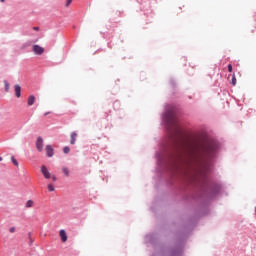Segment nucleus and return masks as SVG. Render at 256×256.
Returning <instances> with one entry per match:
<instances>
[{
	"label": "nucleus",
	"instance_id": "f257e3e1",
	"mask_svg": "<svg viewBox=\"0 0 256 256\" xmlns=\"http://www.w3.org/2000/svg\"><path fill=\"white\" fill-rule=\"evenodd\" d=\"M161 119L162 125L170 137L172 147V153L169 154L170 160L165 162L164 169L166 171L179 169V165L191 167L194 163L199 167L198 173H200L201 179L199 180L197 176H193V179L199 181L204 195H207L208 199H213L215 195H219L223 185L211 180L209 175L213 172V164L209 159L216 157L219 149H221V143L217 140H213L207 146L193 143L179 125L175 106L171 104L165 105Z\"/></svg>",
	"mask_w": 256,
	"mask_h": 256
},
{
	"label": "nucleus",
	"instance_id": "f03ea898",
	"mask_svg": "<svg viewBox=\"0 0 256 256\" xmlns=\"http://www.w3.org/2000/svg\"><path fill=\"white\" fill-rule=\"evenodd\" d=\"M185 247V238H178L176 242L167 250L160 247V250L152 254V256H183V249Z\"/></svg>",
	"mask_w": 256,
	"mask_h": 256
},
{
	"label": "nucleus",
	"instance_id": "7ed1b4c3",
	"mask_svg": "<svg viewBox=\"0 0 256 256\" xmlns=\"http://www.w3.org/2000/svg\"><path fill=\"white\" fill-rule=\"evenodd\" d=\"M144 243L149 247V245H153L155 251H157V237L155 234H148L144 238Z\"/></svg>",
	"mask_w": 256,
	"mask_h": 256
},
{
	"label": "nucleus",
	"instance_id": "20e7f679",
	"mask_svg": "<svg viewBox=\"0 0 256 256\" xmlns=\"http://www.w3.org/2000/svg\"><path fill=\"white\" fill-rule=\"evenodd\" d=\"M156 158V171L162 172L163 171V154L159 151H156L155 153Z\"/></svg>",
	"mask_w": 256,
	"mask_h": 256
},
{
	"label": "nucleus",
	"instance_id": "39448f33",
	"mask_svg": "<svg viewBox=\"0 0 256 256\" xmlns=\"http://www.w3.org/2000/svg\"><path fill=\"white\" fill-rule=\"evenodd\" d=\"M36 149L41 153L43 151V137L39 136L36 140Z\"/></svg>",
	"mask_w": 256,
	"mask_h": 256
},
{
	"label": "nucleus",
	"instance_id": "423d86ee",
	"mask_svg": "<svg viewBox=\"0 0 256 256\" xmlns=\"http://www.w3.org/2000/svg\"><path fill=\"white\" fill-rule=\"evenodd\" d=\"M33 52L35 55H43V53H45V49L39 45H34Z\"/></svg>",
	"mask_w": 256,
	"mask_h": 256
},
{
	"label": "nucleus",
	"instance_id": "0eeeda50",
	"mask_svg": "<svg viewBox=\"0 0 256 256\" xmlns=\"http://www.w3.org/2000/svg\"><path fill=\"white\" fill-rule=\"evenodd\" d=\"M46 155L47 157H53V155H55V152L53 150V146L51 145H46Z\"/></svg>",
	"mask_w": 256,
	"mask_h": 256
},
{
	"label": "nucleus",
	"instance_id": "6e6552de",
	"mask_svg": "<svg viewBox=\"0 0 256 256\" xmlns=\"http://www.w3.org/2000/svg\"><path fill=\"white\" fill-rule=\"evenodd\" d=\"M42 175H44L45 179H51V173H49V170L46 166L41 167Z\"/></svg>",
	"mask_w": 256,
	"mask_h": 256
},
{
	"label": "nucleus",
	"instance_id": "1a4fd4ad",
	"mask_svg": "<svg viewBox=\"0 0 256 256\" xmlns=\"http://www.w3.org/2000/svg\"><path fill=\"white\" fill-rule=\"evenodd\" d=\"M59 236H60L62 243L67 242V232H65V230H60Z\"/></svg>",
	"mask_w": 256,
	"mask_h": 256
},
{
	"label": "nucleus",
	"instance_id": "9d476101",
	"mask_svg": "<svg viewBox=\"0 0 256 256\" xmlns=\"http://www.w3.org/2000/svg\"><path fill=\"white\" fill-rule=\"evenodd\" d=\"M77 141V132H72L70 135V145H75Z\"/></svg>",
	"mask_w": 256,
	"mask_h": 256
},
{
	"label": "nucleus",
	"instance_id": "9b49d317",
	"mask_svg": "<svg viewBox=\"0 0 256 256\" xmlns=\"http://www.w3.org/2000/svg\"><path fill=\"white\" fill-rule=\"evenodd\" d=\"M14 90H15L16 97H21V86H19V84H16L14 86Z\"/></svg>",
	"mask_w": 256,
	"mask_h": 256
},
{
	"label": "nucleus",
	"instance_id": "f8f14e48",
	"mask_svg": "<svg viewBox=\"0 0 256 256\" xmlns=\"http://www.w3.org/2000/svg\"><path fill=\"white\" fill-rule=\"evenodd\" d=\"M27 103H28L29 107H31L32 105H34V104H35V96H33V95L29 96Z\"/></svg>",
	"mask_w": 256,
	"mask_h": 256
},
{
	"label": "nucleus",
	"instance_id": "ddd939ff",
	"mask_svg": "<svg viewBox=\"0 0 256 256\" xmlns=\"http://www.w3.org/2000/svg\"><path fill=\"white\" fill-rule=\"evenodd\" d=\"M4 87H5L6 93H9L10 85H9V82L7 80H4Z\"/></svg>",
	"mask_w": 256,
	"mask_h": 256
},
{
	"label": "nucleus",
	"instance_id": "4468645a",
	"mask_svg": "<svg viewBox=\"0 0 256 256\" xmlns=\"http://www.w3.org/2000/svg\"><path fill=\"white\" fill-rule=\"evenodd\" d=\"M11 161H12L13 165H15V167H19V162L17 161V159H15V156L11 157Z\"/></svg>",
	"mask_w": 256,
	"mask_h": 256
},
{
	"label": "nucleus",
	"instance_id": "2eb2a0df",
	"mask_svg": "<svg viewBox=\"0 0 256 256\" xmlns=\"http://www.w3.org/2000/svg\"><path fill=\"white\" fill-rule=\"evenodd\" d=\"M62 173H64V175H65L66 177H69V168L63 167V168H62Z\"/></svg>",
	"mask_w": 256,
	"mask_h": 256
},
{
	"label": "nucleus",
	"instance_id": "dca6fc26",
	"mask_svg": "<svg viewBox=\"0 0 256 256\" xmlns=\"http://www.w3.org/2000/svg\"><path fill=\"white\" fill-rule=\"evenodd\" d=\"M25 207H26L27 209H29L30 207H33V200H28V201L26 202Z\"/></svg>",
	"mask_w": 256,
	"mask_h": 256
},
{
	"label": "nucleus",
	"instance_id": "f3484780",
	"mask_svg": "<svg viewBox=\"0 0 256 256\" xmlns=\"http://www.w3.org/2000/svg\"><path fill=\"white\" fill-rule=\"evenodd\" d=\"M70 151H71V148H69V146H66V147L63 148V153H65L66 155L68 153H70Z\"/></svg>",
	"mask_w": 256,
	"mask_h": 256
},
{
	"label": "nucleus",
	"instance_id": "a211bd4d",
	"mask_svg": "<svg viewBox=\"0 0 256 256\" xmlns=\"http://www.w3.org/2000/svg\"><path fill=\"white\" fill-rule=\"evenodd\" d=\"M232 85H237V78H235V75L232 76Z\"/></svg>",
	"mask_w": 256,
	"mask_h": 256
},
{
	"label": "nucleus",
	"instance_id": "6ab92c4d",
	"mask_svg": "<svg viewBox=\"0 0 256 256\" xmlns=\"http://www.w3.org/2000/svg\"><path fill=\"white\" fill-rule=\"evenodd\" d=\"M48 191H55V186H53V184H49Z\"/></svg>",
	"mask_w": 256,
	"mask_h": 256
},
{
	"label": "nucleus",
	"instance_id": "aec40b11",
	"mask_svg": "<svg viewBox=\"0 0 256 256\" xmlns=\"http://www.w3.org/2000/svg\"><path fill=\"white\" fill-rule=\"evenodd\" d=\"M71 3H73V0H67L66 4H65V7H69V5H71Z\"/></svg>",
	"mask_w": 256,
	"mask_h": 256
},
{
	"label": "nucleus",
	"instance_id": "412c9836",
	"mask_svg": "<svg viewBox=\"0 0 256 256\" xmlns=\"http://www.w3.org/2000/svg\"><path fill=\"white\" fill-rule=\"evenodd\" d=\"M228 71H229V73L233 72V66L231 64L228 65Z\"/></svg>",
	"mask_w": 256,
	"mask_h": 256
},
{
	"label": "nucleus",
	"instance_id": "4be33fe9",
	"mask_svg": "<svg viewBox=\"0 0 256 256\" xmlns=\"http://www.w3.org/2000/svg\"><path fill=\"white\" fill-rule=\"evenodd\" d=\"M170 85H172V87H175V80L171 79L170 80Z\"/></svg>",
	"mask_w": 256,
	"mask_h": 256
},
{
	"label": "nucleus",
	"instance_id": "5701e85b",
	"mask_svg": "<svg viewBox=\"0 0 256 256\" xmlns=\"http://www.w3.org/2000/svg\"><path fill=\"white\" fill-rule=\"evenodd\" d=\"M9 231H10V233H15V227H11V228L9 229Z\"/></svg>",
	"mask_w": 256,
	"mask_h": 256
},
{
	"label": "nucleus",
	"instance_id": "b1692460",
	"mask_svg": "<svg viewBox=\"0 0 256 256\" xmlns=\"http://www.w3.org/2000/svg\"><path fill=\"white\" fill-rule=\"evenodd\" d=\"M33 30L34 31H39V27L35 26V27H33Z\"/></svg>",
	"mask_w": 256,
	"mask_h": 256
},
{
	"label": "nucleus",
	"instance_id": "393cba45",
	"mask_svg": "<svg viewBox=\"0 0 256 256\" xmlns=\"http://www.w3.org/2000/svg\"><path fill=\"white\" fill-rule=\"evenodd\" d=\"M52 181H57V176H52Z\"/></svg>",
	"mask_w": 256,
	"mask_h": 256
},
{
	"label": "nucleus",
	"instance_id": "a878e982",
	"mask_svg": "<svg viewBox=\"0 0 256 256\" xmlns=\"http://www.w3.org/2000/svg\"><path fill=\"white\" fill-rule=\"evenodd\" d=\"M163 149H164V151H167V146L163 145Z\"/></svg>",
	"mask_w": 256,
	"mask_h": 256
},
{
	"label": "nucleus",
	"instance_id": "bb28decb",
	"mask_svg": "<svg viewBox=\"0 0 256 256\" xmlns=\"http://www.w3.org/2000/svg\"><path fill=\"white\" fill-rule=\"evenodd\" d=\"M49 115V112L44 113V117H47Z\"/></svg>",
	"mask_w": 256,
	"mask_h": 256
},
{
	"label": "nucleus",
	"instance_id": "cd10ccee",
	"mask_svg": "<svg viewBox=\"0 0 256 256\" xmlns=\"http://www.w3.org/2000/svg\"><path fill=\"white\" fill-rule=\"evenodd\" d=\"M1 1V3H5V0H0Z\"/></svg>",
	"mask_w": 256,
	"mask_h": 256
},
{
	"label": "nucleus",
	"instance_id": "c85d7f7f",
	"mask_svg": "<svg viewBox=\"0 0 256 256\" xmlns=\"http://www.w3.org/2000/svg\"><path fill=\"white\" fill-rule=\"evenodd\" d=\"M0 161H3V158L0 156Z\"/></svg>",
	"mask_w": 256,
	"mask_h": 256
}]
</instances>
